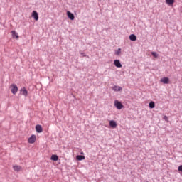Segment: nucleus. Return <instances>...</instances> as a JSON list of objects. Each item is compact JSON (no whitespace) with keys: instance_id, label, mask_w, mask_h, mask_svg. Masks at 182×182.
I'll list each match as a JSON object with an SVG mask.
<instances>
[{"instance_id":"4468645a","label":"nucleus","mask_w":182,"mask_h":182,"mask_svg":"<svg viewBox=\"0 0 182 182\" xmlns=\"http://www.w3.org/2000/svg\"><path fill=\"white\" fill-rule=\"evenodd\" d=\"M129 39H130V41H137V36H136V35H134V34H131L129 36Z\"/></svg>"},{"instance_id":"dca6fc26","label":"nucleus","mask_w":182,"mask_h":182,"mask_svg":"<svg viewBox=\"0 0 182 182\" xmlns=\"http://www.w3.org/2000/svg\"><path fill=\"white\" fill-rule=\"evenodd\" d=\"M175 1L174 0H166V4L169 6H172L174 4Z\"/></svg>"},{"instance_id":"5701e85b","label":"nucleus","mask_w":182,"mask_h":182,"mask_svg":"<svg viewBox=\"0 0 182 182\" xmlns=\"http://www.w3.org/2000/svg\"><path fill=\"white\" fill-rule=\"evenodd\" d=\"M81 154H83V152H81Z\"/></svg>"},{"instance_id":"9d476101","label":"nucleus","mask_w":182,"mask_h":182,"mask_svg":"<svg viewBox=\"0 0 182 182\" xmlns=\"http://www.w3.org/2000/svg\"><path fill=\"white\" fill-rule=\"evenodd\" d=\"M114 65L116 68H122V63H120V60H115L114 61Z\"/></svg>"},{"instance_id":"20e7f679","label":"nucleus","mask_w":182,"mask_h":182,"mask_svg":"<svg viewBox=\"0 0 182 182\" xmlns=\"http://www.w3.org/2000/svg\"><path fill=\"white\" fill-rule=\"evenodd\" d=\"M161 83H164V85H168L170 83V79L167 77H164L160 80Z\"/></svg>"},{"instance_id":"aec40b11","label":"nucleus","mask_w":182,"mask_h":182,"mask_svg":"<svg viewBox=\"0 0 182 182\" xmlns=\"http://www.w3.org/2000/svg\"><path fill=\"white\" fill-rule=\"evenodd\" d=\"M151 55L154 56V58H159V54H157L156 52H152Z\"/></svg>"},{"instance_id":"6ab92c4d","label":"nucleus","mask_w":182,"mask_h":182,"mask_svg":"<svg viewBox=\"0 0 182 182\" xmlns=\"http://www.w3.org/2000/svg\"><path fill=\"white\" fill-rule=\"evenodd\" d=\"M115 55H117L118 56H119V55H122V49L118 48L117 50L115 52Z\"/></svg>"},{"instance_id":"39448f33","label":"nucleus","mask_w":182,"mask_h":182,"mask_svg":"<svg viewBox=\"0 0 182 182\" xmlns=\"http://www.w3.org/2000/svg\"><path fill=\"white\" fill-rule=\"evenodd\" d=\"M32 18L35 19V21H38L39 20V16L38 14V12L36 11H33L31 14Z\"/></svg>"},{"instance_id":"f8f14e48","label":"nucleus","mask_w":182,"mask_h":182,"mask_svg":"<svg viewBox=\"0 0 182 182\" xmlns=\"http://www.w3.org/2000/svg\"><path fill=\"white\" fill-rule=\"evenodd\" d=\"M112 90L114 92H120L122 90V88L120 86H114L113 87Z\"/></svg>"},{"instance_id":"ddd939ff","label":"nucleus","mask_w":182,"mask_h":182,"mask_svg":"<svg viewBox=\"0 0 182 182\" xmlns=\"http://www.w3.org/2000/svg\"><path fill=\"white\" fill-rule=\"evenodd\" d=\"M21 92L22 93V95H23V96H28V90H26V88L25 87H23L21 90Z\"/></svg>"},{"instance_id":"2eb2a0df","label":"nucleus","mask_w":182,"mask_h":182,"mask_svg":"<svg viewBox=\"0 0 182 182\" xmlns=\"http://www.w3.org/2000/svg\"><path fill=\"white\" fill-rule=\"evenodd\" d=\"M85 156L78 155L76 156V159L78 160V161H82V160H85Z\"/></svg>"},{"instance_id":"0eeeda50","label":"nucleus","mask_w":182,"mask_h":182,"mask_svg":"<svg viewBox=\"0 0 182 182\" xmlns=\"http://www.w3.org/2000/svg\"><path fill=\"white\" fill-rule=\"evenodd\" d=\"M36 132H37V133H42V132H43V129H42V126L39 124L36 125Z\"/></svg>"},{"instance_id":"7ed1b4c3","label":"nucleus","mask_w":182,"mask_h":182,"mask_svg":"<svg viewBox=\"0 0 182 182\" xmlns=\"http://www.w3.org/2000/svg\"><path fill=\"white\" fill-rule=\"evenodd\" d=\"M11 91L13 95H16L18 93V86L16 84H12Z\"/></svg>"},{"instance_id":"423d86ee","label":"nucleus","mask_w":182,"mask_h":182,"mask_svg":"<svg viewBox=\"0 0 182 182\" xmlns=\"http://www.w3.org/2000/svg\"><path fill=\"white\" fill-rule=\"evenodd\" d=\"M109 126L112 129H116L117 127V123L114 120L109 121Z\"/></svg>"},{"instance_id":"1a4fd4ad","label":"nucleus","mask_w":182,"mask_h":182,"mask_svg":"<svg viewBox=\"0 0 182 182\" xmlns=\"http://www.w3.org/2000/svg\"><path fill=\"white\" fill-rule=\"evenodd\" d=\"M11 36H12V38L15 39H19V35H18V33H16V31H11Z\"/></svg>"},{"instance_id":"f3484780","label":"nucleus","mask_w":182,"mask_h":182,"mask_svg":"<svg viewBox=\"0 0 182 182\" xmlns=\"http://www.w3.org/2000/svg\"><path fill=\"white\" fill-rule=\"evenodd\" d=\"M51 160H53V161H58V160H59V157L58 156V155H52Z\"/></svg>"},{"instance_id":"f257e3e1","label":"nucleus","mask_w":182,"mask_h":182,"mask_svg":"<svg viewBox=\"0 0 182 182\" xmlns=\"http://www.w3.org/2000/svg\"><path fill=\"white\" fill-rule=\"evenodd\" d=\"M114 105L115 107H117L118 110H122V109L124 107L123 104H122V102H120L119 100H115L114 102Z\"/></svg>"},{"instance_id":"9b49d317","label":"nucleus","mask_w":182,"mask_h":182,"mask_svg":"<svg viewBox=\"0 0 182 182\" xmlns=\"http://www.w3.org/2000/svg\"><path fill=\"white\" fill-rule=\"evenodd\" d=\"M13 168L14 171H22V167L18 165L14 166Z\"/></svg>"},{"instance_id":"4be33fe9","label":"nucleus","mask_w":182,"mask_h":182,"mask_svg":"<svg viewBox=\"0 0 182 182\" xmlns=\"http://www.w3.org/2000/svg\"><path fill=\"white\" fill-rule=\"evenodd\" d=\"M164 119L166 120V122H168V117H167V116H164Z\"/></svg>"},{"instance_id":"412c9836","label":"nucleus","mask_w":182,"mask_h":182,"mask_svg":"<svg viewBox=\"0 0 182 182\" xmlns=\"http://www.w3.org/2000/svg\"><path fill=\"white\" fill-rule=\"evenodd\" d=\"M178 170L182 173V165L178 166Z\"/></svg>"},{"instance_id":"f03ea898","label":"nucleus","mask_w":182,"mask_h":182,"mask_svg":"<svg viewBox=\"0 0 182 182\" xmlns=\"http://www.w3.org/2000/svg\"><path fill=\"white\" fill-rule=\"evenodd\" d=\"M36 141V135L35 134L31 135L28 139V143H29L30 144H33V143H35Z\"/></svg>"},{"instance_id":"6e6552de","label":"nucleus","mask_w":182,"mask_h":182,"mask_svg":"<svg viewBox=\"0 0 182 182\" xmlns=\"http://www.w3.org/2000/svg\"><path fill=\"white\" fill-rule=\"evenodd\" d=\"M67 16L71 21L75 19V15H73L70 11H67Z\"/></svg>"},{"instance_id":"a211bd4d","label":"nucleus","mask_w":182,"mask_h":182,"mask_svg":"<svg viewBox=\"0 0 182 182\" xmlns=\"http://www.w3.org/2000/svg\"><path fill=\"white\" fill-rule=\"evenodd\" d=\"M156 107V104L154 103V102H151L150 103H149V107H150V109H154V107Z\"/></svg>"}]
</instances>
